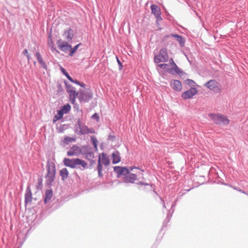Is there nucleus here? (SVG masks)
<instances>
[{
  "instance_id": "obj_40",
  "label": "nucleus",
  "mask_w": 248,
  "mask_h": 248,
  "mask_svg": "<svg viewBox=\"0 0 248 248\" xmlns=\"http://www.w3.org/2000/svg\"><path fill=\"white\" fill-rule=\"evenodd\" d=\"M87 155H89L90 157H92L93 154L92 153H89L87 154Z\"/></svg>"
},
{
  "instance_id": "obj_25",
  "label": "nucleus",
  "mask_w": 248,
  "mask_h": 248,
  "mask_svg": "<svg viewBox=\"0 0 248 248\" xmlns=\"http://www.w3.org/2000/svg\"><path fill=\"white\" fill-rule=\"evenodd\" d=\"M112 157H113L112 163L113 164L118 163L121 160L120 157L119 155H118V153H113L112 154Z\"/></svg>"
},
{
  "instance_id": "obj_34",
  "label": "nucleus",
  "mask_w": 248,
  "mask_h": 248,
  "mask_svg": "<svg viewBox=\"0 0 248 248\" xmlns=\"http://www.w3.org/2000/svg\"><path fill=\"white\" fill-rule=\"evenodd\" d=\"M187 84L190 86H194L195 84V82L191 79H187Z\"/></svg>"
},
{
  "instance_id": "obj_19",
  "label": "nucleus",
  "mask_w": 248,
  "mask_h": 248,
  "mask_svg": "<svg viewBox=\"0 0 248 248\" xmlns=\"http://www.w3.org/2000/svg\"><path fill=\"white\" fill-rule=\"evenodd\" d=\"M28 191L25 194V203H27L28 202H31L32 200V194L31 191V189L29 188V187L27 188Z\"/></svg>"
},
{
  "instance_id": "obj_37",
  "label": "nucleus",
  "mask_w": 248,
  "mask_h": 248,
  "mask_svg": "<svg viewBox=\"0 0 248 248\" xmlns=\"http://www.w3.org/2000/svg\"><path fill=\"white\" fill-rule=\"evenodd\" d=\"M79 85L82 87H85V84L83 83H80Z\"/></svg>"
},
{
  "instance_id": "obj_7",
  "label": "nucleus",
  "mask_w": 248,
  "mask_h": 248,
  "mask_svg": "<svg viewBox=\"0 0 248 248\" xmlns=\"http://www.w3.org/2000/svg\"><path fill=\"white\" fill-rule=\"evenodd\" d=\"M205 86L210 90L215 93H219L221 91L219 84L215 80H210L205 84Z\"/></svg>"
},
{
  "instance_id": "obj_35",
  "label": "nucleus",
  "mask_w": 248,
  "mask_h": 248,
  "mask_svg": "<svg viewBox=\"0 0 248 248\" xmlns=\"http://www.w3.org/2000/svg\"><path fill=\"white\" fill-rule=\"evenodd\" d=\"M36 57L37 58V59L42 58L41 54L38 52H36Z\"/></svg>"
},
{
  "instance_id": "obj_12",
  "label": "nucleus",
  "mask_w": 248,
  "mask_h": 248,
  "mask_svg": "<svg viewBox=\"0 0 248 248\" xmlns=\"http://www.w3.org/2000/svg\"><path fill=\"white\" fill-rule=\"evenodd\" d=\"M81 152V150L79 148V147L77 145L73 146L69 151H68L67 153V154L68 156H74V155H78L80 154Z\"/></svg>"
},
{
  "instance_id": "obj_27",
  "label": "nucleus",
  "mask_w": 248,
  "mask_h": 248,
  "mask_svg": "<svg viewBox=\"0 0 248 248\" xmlns=\"http://www.w3.org/2000/svg\"><path fill=\"white\" fill-rule=\"evenodd\" d=\"M103 169L102 164L101 163L98 162V165L97 167V170L98 173V176L100 177H102L103 176V173L102 172Z\"/></svg>"
},
{
  "instance_id": "obj_10",
  "label": "nucleus",
  "mask_w": 248,
  "mask_h": 248,
  "mask_svg": "<svg viewBox=\"0 0 248 248\" xmlns=\"http://www.w3.org/2000/svg\"><path fill=\"white\" fill-rule=\"evenodd\" d=\"M66 91L69 94V98L70 101L74 104L75 102L76 97L78 96V93H77L76 91L74 90V88L70 85L66 84Z\"/></svg>"
},
{
  "instance_id": "obj_22",
  "label": "nucleus",
  "mask_w": 248,
  "mask_h": 248,
  "mask_svg": "<svg viewBox=\"0 0 248 248\" xmlns=\"http://www.w3.org/2000/svg\"><path fill=\"white\" fill-rule=\"evenodd\" d=\"M65 38L68 40H71L74 36L72 30L70 29H68L64 32Z\"/></svg>"
},
{
  "instance_id": "obj_11",
  "label": "nucleus",
  "mask_w": 248,
  "mask_h": 248,
  "mask_svg": "<svg viewBox=\"0 0 248 248\" xmlns=\"http://www.w3.org/2000/svg\"><path fill=\"white\" fill-rule=\"evenodd\" d=\"M198 92L196 88L192 87L189 90L185 91L182 94V97L184 99H187L192 98Z\"/></svg>"
},
{
  "instance_id": "obj_2",
  "label": "nucleus",
  "mask_w": 248,
  "mask_h": 248,
  "mask_svg": "<svg viewBox=\"0 0 248 248\" xmlns=\"http://www.w3.org/2000/svg\"><path fill=\"white\" fill-rule=\"evenodd\" d=\"M169 63H162L158 65L160 68L166 70L167 72L171 74H178L181 73L178 67L175 63L172 58L169 59Z\"/></svg>"
},
{
  "instance_id": "obj_5",
  "label": "nucleus",
  "mask_w": 248,
  "mask_h": 248,
  "mask_svg": "<svg viewBox=\"0 0 248 248\" xmlns=\"http://www.w3.org/2000/svg\"><path fill=\"white\" fill-rule=\"evenodd\" d=\"M209 116L214 122L217 124L225 125L229 124V120L221 115L211 114Z\"/></svg>"
},
{
  "instance_id": "obj_30",
  "label": "nucleus",
  "mask_w": 248,
  "mask_h": 248,
  "mask_svg": "<svg viewBox=\"0 0 248 248\" xmlns=\"http://www.w3.org/2000/svg\"><path fill=\"white\" fill-rule=\"evenodd\" d=\"M91 141H92V144H93L94 148L96 150H97V142H98L97 140L94 136L91 137Z\"/></svg>"
},
{
  "instance_id": "obj_13",
  "label": "nucleus",
  "mask_w": 248,
  "mask_h": 248,
  "mask_svg": "<svg viewBox=\"0 0 248 248\" xmlns=\"http://www.w3.org/2000/svg\"><path fill=\"white\" fill-rule=\"evenodd\" d=\"M152 13L154 15L157 20H161V11L160 8L156 5H152L151 6Z\"/></svg>"
},
{
  "instance_id": "obj_28",
  "label": "nucleus",
  "mask_w": 248,
  "mask_h": 248,
  "mask_svg": "<svg viewBox=\"0 0 248 248\" xmlns=\"http://www.w3.org/2000/svg\"><path fill=\"white\" fill-rule=\"evenodd\" d=\"M81 43H79L76 46H75L73 48L71 47V49H70V51L69 53V56H73L74 54L77 51L79 46H80Z\"/></svg>"
},
{
  "instance_id": "obj_21",
  "label": "nucleus",
  "mask_w": 248,
  "mask_h": 248,
  "mask_svg": "<svg viewBox=\"0 0 248 248\" xmlns=\"http://www.w3.org/2000/svg\"><path fill=\"white\" fill-rule=\"evenodd\" d=\"M60 173L63 180L66 179L69 175V172L66 168L62 169L60 171Z\"/></svg>"
},
{
  "instance_id": "obj_36",
  "label": "nucleus",
  "mask_w": 248,
  "mask_h": 248,
  "mask_svg": "<svg viewBox=\"0 0 248 248\" xmlns=\"http://www.w3.org/2000/svg\"><path fill=\"white\" fill-rule=\"evenodd\" d=\"M70 81L72 82L75 83L76 84H78V85H79V84L80 83L77 80H74L73 79V81Z\"/></svg>"
},
{
  "instance_id": "obj_31",
  "label": "nucleus",
  "mask_w": 248,
  "mask_h": 248,
  "mask_svg": "<svg viewBox=\"0 0 248 248\" xmlns=\"http://www.w3.org/2000/svg\"><path fill=\"white\" fill-rule=\"evenodd\" d=\"M61 70L62 72V73L66 76V77L70 80V81H73V78L69 75L68 73L65 71L64 68L63 67L61 68Z\"/></svg>"
},
{
  "instance_id": "obj_18",
  "label": "nucleus",
  "mask_w": 248,
  "mask_h": 248,
  "mask_svg": "<svg viewBox=\"0 0 248 248\" xmlns=\"http://www.w3.org/2000/svg\"><path fill=\"white\" fill-rule=\"evenodd\" d=\"M47 44H48V46H49V47H50L51 50L52 52H59L56 49V48L54 46V45L51 35H49L48 36V40H47Z\"/></svg>"
},
{
  "instance_id": "obj_41",
  "label": "nucleus",
  "mask_w": 248,
  "mask_h": 248,
  "mask_svg": "<svg viewBox=\"0 0 248 248\" xmlns=\"http://www.w3.org/2000/svg\"><path fill=\"white\" fill-rule=\"evenodd\" d=\"M117 62H118V63H119L120 65H121V63L120 61H119V60L118 59V58H117Z\"/></svg>"
},
{
  "instance_id": "obj_6",
  "label": "nucleus",
  "mask_w": 248,
  "mask_h": 248,
  "mask_svg": "<svg viewBox=\"0 0 248 248\" xmlns=\"http://www.w3.org/2000/svg\"><path fill=\"white\" fill-rule=\"evenodd\" d=\"M47 173L46 177V182L47 184L51 185L54 181L55 176L56 170L55 167L47 166Z\"/></svg>"
},
{
  "instance_id": "obj_15",
  "label": "nucleus",
  "mask_w": 248,
  "mask_h": 248,
  "mask_svg": "<svg viewBox=\"0 0 248 248\" xmlns=\"http://www.w3.org/2000/svg\"><path fill=\"white\" fill-rule=\"evenodd\" d=\"M170 86L173 90L176 91H180L182 88L181 82L178 80H171L170 82Z\"/></svg>"
},
{
  "instance_id": "obj_14",
  "label": "nucleus",
  "mask_w": 248,
  "mask_h": 248,
  "mask_svg": "<svg viewBox=\"0 0 248 248\" xmlns=\"http://www.w3.org/2000/svg\"><path fill=\"white\" fill-rule=\"evenodd\" d=\"M98 162L101 163V164H104L105 166H108L110 162L108 156L105 154L102 153L99 156Z\"/></svg>"
},
{
  "instance_id": "obj_9",
  "label": "nucleus",
  "mask_w": 248,
  "mask_h": 248,
  "mask_svg": "<svg viewBox=\"0 0 248 248\" xmlns=\"http://www.w3.org/2000/svg\"><path fill=\"white\" fill-rule=\"evenodd\" d=\"M78 96L81 101L86 102L92 98L93 94L90 90H87L84 91H80Z\"/></svg>"
},
{
  "instance_id": "obj_20",
  "label": "nucleus",
  "mask_w": 248,
  "mask_h": 248,
  "mask_svg": "<svg viewBox=\"0 0 248 248\" xmlns=\"http://www.w3.org/2000/svg\"><path fill=\"white\" fill-rule=\"evenodd\" d=\"M53 195L52 190L50 189H47L46 190L45 192V202H46L47 201H49L52 198Z\"/></svg>"
},
{
  "instance_id": "obj_26",
  "label": "nucleus",
  "mask_w": 248,
  "mask_h": 248,
  "mask_svg": "<svg viewBox=\"0 0 248 248\" xmlns=\"http://www.w3.org/2000/svg\"><path fill=\"white\" fill-rule=\"evenodd\" d=\"M71 109V106L69 104H66L64 105L62 108L60 109L61 111L63 113H67Z\"/></svg>"
},
{
  "instance_id": "obj_33",
  "label": "nucleus",
  "mask_w": 248,
  "mask_h": 248,
  "mask_svg": "<svg viewBox=\"0 0 248 248\" xmlns=\"http://www.w3.org/2000/svg\"><path fill=\"white\" fill-rule=\"evenodd\" d=\"M22 53L24 55H25L27 56L28 60L29 61H30L31 60V57L29 54L28 49H24Z\"/></svg>"
},
{
  "instance_id": "obj_29",
  "label": "nucleus",
  "mask_w": 248,
  "mask_h": 248,
  "mask_svg": "<svg viewBox=\"0 0 248 248\" xmlns=\"http://www.w3.org/2000/svg\"><path fill=\"white\" fill-rule=\"evenodd\" d=\"M74 141H75V138H73L72 137H65L63 140V142H64V143H65L66 144H67L69 142H73Z\"/></svg>"
},
{
  "instance_id": "obj_39",
  "label": "nucleus",
  "mask_w": 248,
  "mask_h": 248,
  "mask_svg": "<svg viewBox=\"0 0 248 248\" xmlns=\"http://www.w3.org/2000/svg\"><path fill=\"white\" fill-rule=\"evenodd\" d=\"M93 118H97L98 117L97 115H96V114H94L92 116Z\"/></svg>"
},
{
  "instance_id": "obj_24",
  "label": "nucleus",
  "mask_w": 248,
  "mask_h": 248,
  "mask_svg": "<svg viewBox=\"0 0 248 248\" xmlns=\"http://www.w3.org/2000/svg\"><path fill=\"white\" fill-rule=\"evenodd\" d=\"M63 113L60 110L57 111V114H56L53 118V123H55L59 120L62 119L63 117Z\"/></svg>"
},
{
  "instance_id": "obj_16",
  "label": "nucleus",
  "mask_w": 248,
  "mask_h": 248,
  "mask_svg": "<svg viewBox=\"0 0 248 248\" xmlns=\"http://www.w3.org/2000/svg\"><path fill=\"white\" fill-rule=\"evenodd\" d=\"M114 170L119 175L124 174L125 175L126 172L129 171V168L128 169L126 167H116Z\"/></svg>"
},
{
  "instance_id": "obj_4",
  "label": "nucleus",
  "mask_w": 248,
  "mask_h": 248,
  "mask_svg": "<svg viewBox=\"0 0 248 248\" xmlns=\"http://www.w3.org/2000/svg\"><path fill=\"white\" fill-rule=\"evenodd\" d=\"M169 60V55L167 50L166 48L160 49L159 53L154 57V61L156 63L161 62H167Z\"/></svg>"
},
{
  "instance_id": "obj_1",
  "label": "nucleus",
  "mask_w": 248,
  "mask_h": 248,
  "mask_svg": "<svg viewBox=\"0 0 248 248\" xmlns=\"http://www.w3.org/2000/svg\"><path fill=\"white\" fill-rule=\"evenodd\" d=\"M143 172L138 167H129V171L126 172L124 177V181L126 183H133L140 175L143 176Z\"/></svg>"
},
{
  "instance_id": "obj_23",
  "label": "nucleus",
  "mask_w": 248,
  "mask_h": 248,
  "mask_svg": "<svg viewBox=\"0 0 248 248\" xmlns=\"http://www.w3.org/2000/svg\"><path fill=\"white\" fill-rule=\"evenodd\" d=\"M171 36L175 38L176 40L179 43V44L181 46H183L184 45L185 41L183 38L181 36L179 35L178 34H172Z\"/></svg>"
},
{
  "instance_id": "obj_3",
  "label": "nucleus",
  "mask_w": 248,
  "mask_h": 248,
  "mask_svg": "<svg viewBox=\"0 0 248 248\" xmlns=\"http://www.w3.org/2000/svg\"><path fill=\"white\" fill-rule=\"evenodd\" d=\"M65 166L71 168H76L78 166H81L83 169L87 168L88 164L84 161L79 158L69 159L65 158L63 161Z\"/></svg>"
},
{
  "instance_id": "obj_8",
  "label": "nucleus",
  "mask_w": 248,
  "mask_h": 248,
  "mask_svg": "<svg viewBox=\"0 0 248 248\" xmlns=\"http://www.w3.org/2000/svg\"><path fill=\"white\" fill-rule=\"evenodd\" d=\"M57 44L58 48L62 51L67 52L70 51L71 49V45L68 44L67 42L63 41L62 39H59L57 41Z\"/></svg>"
},
{
  "instance_id": "obj_32",
  "label": "nucleus",
  "mask_w": 248,
  "mask_h": 248,
  "mask_svg": "<svg viewBox=\"0 0 248 248\" xmlns=\"http://www.w3.org/2000/svg\"><path fill=\"white\" fill-rule=\"evenodd\" d=\"M37 60H38V62L41 64L42 67H43L44 68H46V63L43 61V59L42 57L37 59Z\"/></svg>"
},
{
  "instance_id": "obj_17",
  "label": "nucleus",
  "mask_w": 248,
  "mask_h": 248,
  "mask_svg": "<svg viewBox=\"0 0 248 248\" xmlns=\"http://www.w3.org/2000/svg\"><path fill=\"white\" fill-rule=\"evenodd\" d=\"M80 132L82 134H86L89 133H94L95 131L93 129H90L88 127L85 125H80L79 126Z\"/></svg>"
},
{
  "instance_id": "obj_38",
  "label": "nucleus",
  "mask_w": 248,
  "mask_h": 248,
  "mask_svg": "<svg viewBox=\"0 0 248 248\" xmlns=\"http://www.w3.org/2000/svg\"><path fill=\"white\" fill-rule=\"evenodd\" d=\"M38 186H42V182H39L38 183Z\"/></svg>"
}]
</instances>
